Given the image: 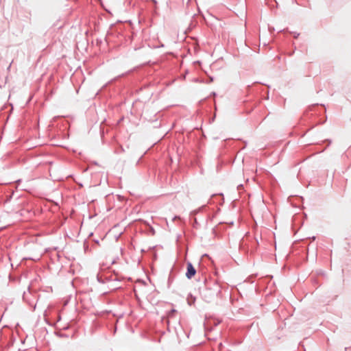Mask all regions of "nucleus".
I'll return each mask as SVG.
<instances>
[{
  "label": "nucleus",
  "instance_id": "nucleus-3",
  "mask_svg": "<svg viewBox=\"0 0 351 351\" xmlns=\"http://www.w3.org/2000/svg\"><path fill=\"white\" fill-rule=\"evenodd\" d=\"M195 301V298L193 297L191 294L188 295L187 302L189 305H192Z\"/></svg>",
  "mask_w": 351,
  "mask_h": 351
},
{
  "label": "nucleus",
  "instance_id": "nucleus-1",
  "mask_svg": "<svg viewBox=\"0 0 351 351\" xmlns=\"http://www.w3.org/2000/svg\"><path fill=\"white\" fill-rule=\"evenodd\" d=\"M196 273V270L191 263H187V271L186 273V276L191 279L193 276H195Z\"/></svg>",
  "mask_w": 351,
  "mask_h": 351
},
{
  "label": "nucleus",
  "instance_id": "nucleus-4",
  "mask_svg": "<svg viewBox=\"0 0 351 351\" xmlns=\"http://www.w3.org/2000/svg\"><path fill=\"white\" fill-rule=\"evenodd\" d=\"M178 218H179L178 217H175L173 218V220H175L176 219H178Z\"/></svg>",
  "mask_w": 351,
  "mask_h": 351
},
{
  "label": "nucleus",
  "instance_id": "nucleus-2",
  "mask_svg": "<svg viewBox=\"0 0 351 351\" xmlns=\"http://www.w3.org/2000/svg\"><path fill=\"white\" fill-rule=\"evenodd\" d=\"M217 295L216 291H210V290L206 291L204 294L203 296L205 298L206 300L210 301L211 299H213L215 295Z\"/></svg>",
  "mask_w": 351,
  "mask_h": 351
}]
</instances>
